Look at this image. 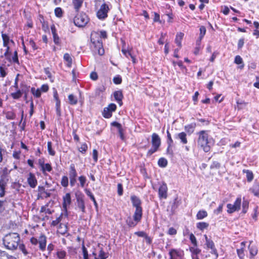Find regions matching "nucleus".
I'll list each match as a JSON object with an SVG mask.
<instances>
[{"label": "nucleus", "mask_w": 259, "mask_h": 259, "mask_svg": "<svg viewBox=\"0 0 259 259\" xmlns=\"http://www.w3.org/2000/svg\"><path fill=\"white\" fill-rule=\"evenodd\" d=\"M47 149L49 154L51 156H54L56 152L52 148V143L51 141H49L47 143Z\"/></svg>", "instance_id": "obj_32"}, {"label": "nucleus", "mask_w": 259, "mask_h": 259, "mask_svg": "<svg viewBox=\"0 0 259 259\" xmlns=\"http://www.w3.org/2000/svg\"><path fill=\"white\" fill-rule=\"evenodd\" d=\"M85 193L87 194V195L90 197V198H91V199L94 202V204L95 205V206L96 207V208H98V204H97V202L95 198V197L94 196V195L92 193V192L90 191V190L89 189H86L85 190Z\"/></svg>", "instance_id": "obj_26"}, {"label": "nucleus", "mask_w": 259, "mask_h": 259, "mask_svg": "<svg viewBox=\"0 0 259 259\" xmlns=\"http://www.w3.org/2000/svg\"><path fill=\"white\" fill-rule=\"evenodd\" d=\"M22 95V93L20 90H18L16 93L11 94L12 97L15 99H17L20 98Z\"/></svg>", "instance_id": "obj_44"}, {"label": "nucleus", "mask_w": 259, "mask_h": 259, "mask_svg": "<svg viewBox=\"0 0 259 259\" xmlns=\"http://www.w3.org/2000/svg\"><path fill=\"white\" fill-rule=\"evenodd\" d=\"M53 40L56 45H59L60 44V38L57 34H55L53 35Z\"/></svg>", "instance_id": "obj_58"}, {"label": "nucleus", "mask_w": 259, "mask_h": 259, "mask_svg": "<svg viewBox=\"0 0 259 259\" xmlns=\"http://www.w3.org/2000/svg\"><path fill=\"white\" fill-rule=\"evenodd\" d=\"M158 149V148L153 147L152 146V148L149 150V151H148L147 155L149 156L151 155L152 154H153L154 152L157 151Z\"/></svg>", "instance_id": "obj_63"}, {"label": "nucleus", "mask_w": 259, "mask_h": 259, "mask_svg": "<svg viewBox=\"0 0 259 259\" xmlns=\"http://www.w3.org/2000/svg\"><path fill=\"white\" fill-rule=\"evenodd\" d=\"M196 126V125L195 123H192L185 126V130L186 133L189 135H191L194 132Z\"/></svg>", "instance_id": "obj_20"}, {"label": "nucleus", "mask_w": 259, "mask_h": 259, "mask_svg": "<svg viewBox=\"0 0 259 259\" xmlns=\"http://www.w3.org/2000/svg\"><path fill=\"white\" fill-rule=\"evenodd\" d=\"M241 203V198H237L233 204L229 203L227 205V212L229 213H232L235 211L239 210L240 209Z\"/></svg>", "instance_id": "obj_8"}, {"label": "nucleus", "mask_w": 259, "mask_h": 259, "mask_svg": "<svg viewBox=\"0 0 259 259\" xmlns=\"http://www.w3.org/2000/svg\"><path fill=\"white\" fill-rule=\"evenodd\" d=\"M66 255V252L64 250H59L57 252V257L59 259H64Z\"/></svg>", "instance_id": "obj_43"}, {"label": "nucleus", "mask_w": 259, "mask_h": 259, "mask_svg": "<svg viewBox=\"0 0 259 259\" xmlns=\"http://www.w3.org/2000/svg\"><path fill=\"white\" fill-rule=\"evenodd\" d=\"M158 196L160 199H166L167 197V187L165 183L160 186L158 189Z\"/></svg>", "instance_id": "obj_10"}, {"label": "nucleus", "mask_w": 259, "mask_h": 259, "mask_svg": "<svg viewBox=\"0 0 259 259\" xmlns=\"http://www.w3.org/2000/svg\"><path fill=\"white\" fill-rule=\"evenodd\" d=\"M68 100L70 104L72 105H76L77 103V99L73 94H70L68 96Z\"/></svg>", "instance_id": "obj_29"}, {"label": "nucleus", "mask_w": 259, "mask_h": 259, "mask_svg": "<svg viewBox=\"0 0 259 259\" xmlns=\"http://www.w3.org/2000/svg\"><path fill=\"white\" fill-rule=\"evenodd\" d=\"M246 173V176L248 182H250L253 179V175L251 171L249 170H246L243 171Z\"/></svg>", "instance_id": "obj_34"}, {"label": "nucleus", "mask_w": 259, "mask_h": 259, "mask_svg": "<svg viewBox=\"0 0 259 259\" xmlns=\"http://www.w3.org/2000/svg\"><path fill=\"white\" fill-rule=\"evenodd\" d=\"M106 37L107 33L105 31H101L100 32H94L91 33V42L95 49V51H97L98 54L100 56L104 54L102 38Z\"/></svg>", "instance_id": "obj_1"}, {"label": "nucleus", "mask_w": 259, "mask_h": 259, "mask_svg": "<svg viewBox=\"0 0 259 259\" xmlns=\"http://www.w3.org/2000/svg\"><path fill=\"white\" fill-rule=\"evenodd\" d=\"M55 15L57 17H61L62 15V10L61 8H56L55 10Z\"/></svg>", "instance_id": "obj_54"}, {"label": "nucleus", "mask_w": 259, "mask_h": 259, "mask_svg": "<svg viewBox=\"0 0 259 259\" xmlns=\"http://www.w3.org/2000/svg\"><path fill=\"white\" fill-rule=\"evenodd\" d=\"M89 21V19L88 16L83 13L78 14L74 18L75 25L79 27L85 26Z\"/></svg>", "instance_id": "obj_5"}, {"label": "nucleus", "mask_w": 259, "mask_h": 259, "mask_svg": "<svg viewBox=\"0 0 259 259\" xmlns=\"http://www.w3.org/2000/svg\"><path fill=\"white\" fill-rule=\"evenodd\" d=\"M63 207L66 211L67 209V206H69L71 202V199L70 194L69 193H66L63 197Z\"/></svg>", "instance_id": "obj_16"}, {"label": "nucleus", "mask_w": 259, "mask_h": 259, "mask_svg": "<svg viewBox=\"0 0 259 259\" xmlns=\"http://www.w3.org/2000/svg\"><path fill=\"white\" fill-rule=\"evenodd\" d=\"M117 192L119 196H121L123 194L122 186L121 184H118L117 185Z\"/></svg>", "instance_id": "obj_59"}, {"label": "nucleus", "mask_w": 259, "mask_h": 259, "mask_svg": "<svg viewBox=\"0 0 259 259\" xmlns=\"http://www.w3.org/2000/svg\"><path fill=\"white\" fill-rule=\"evenodd\" d=\"M31 93L36 98H39L41 95V91L40 89H35L34 88H32L31 89Z\"/></svg>", "instance_id": "obj_40"}, {"label": "nucleus", "mask_w": 259, "mask_h": 259, "mask_svg": "<svg viewBox=\"0 0 259 259\" xmlns=\"http://www.w3.org/2000/svg\"><path fill=\"white\" fill-rule=\"evenodd\" d=\"M248 250L249 251V259H255L256 255L258 253V249L256 246H248Z\"/></svg>", "instance_id": "obj_17"}, {"label": "nucleus", "mask_w": 259, "mask_h": 259, "mask_svg": "<svg viewBox=\"0 0 259 259\" xmlns=\"http://www.w3.org/2000/svg\"><path fill=\"white\" fill-rule=\"evenodd\" d=\"M190 240L194 246H197V244L196 237L192 233L190 234Z\"/></svg>", "instance_id": "obj_50"}, {"label": "nucleus", "mask_w": 259, "mask_h": 259, "mask_svg": "<svg viewBox=\"0 0 259 259\" xmlns=\"http://www.w3.org/2000/svg\"><path fill=\"white\" fill-rule=\"evenodd\" d=\"M78 180L80 182L81 187L83 188L87 181V179L85 176H81L78 177Z\"/></svg>", "instance_id": "obj_42"}, {"label": "nucleus", "mask_w": 259, "mask_h": 259, "mask_svg": "<svg viewBox=\"0 0 259 259\" xmlns=\"http://www.w3.org/2000/svg\"><path fill=\"white\" fill-rule=\"evenodd\" d=\"M237 253L240 259H244V253L243 248L237 249Z\"/></svg>", "instance_id": "obj_45"}, {"label": "nucleus", "mask_w": 259, "mask_h": 259, "mask_svg": "<svg viewBox=\"0 0 259 259\" xmlns=\"http://www.w3.org/2000/svg\"><path fill=\"white\" fill-rule=\"evenodd\" d=\"M170 259H183L184 253L180 249H171L169 251Z\"/></svg>", "instance_id": "obj_9"}, {"label": "nucleus", "mask_w": 259, "mask_h": 259, "mask_svg": "<svg viewBox=\"0 0 259 259\" xmlns=\"http://www.w3.org/2000/svg\"><path fill=\"white\" fill-rule=\"evenodd\" d=\"M206 245L207 246V248L211 249L210 252L213 254L214 255L215 259H217L219 256V254L217 250L215 247L214 242L212 241H208V243H207Z\"/></svg>", "instance_id": "obj_13"}, {"label": "nucleus", "mask_w": 259, "mask_h": 259, "mask_svg": "<svg viewBox=\"0 0 259 259\" xmlns=\"http://www.w3.org/2000/svg\"><path fill=\"white\" fill-rule=\"evenodd\" d=\"M158 164L159 166L164 167L167 165V161L166 159L160 158L158 161Z\"/></svg>", "instance_id": "obj_39"}, {"label": "nucleus", "mask_w": 259, "mask_h": 259, "mask_svg": "<svg viewBox=\"0 0 259 259\" xmlns=\"http://www.w3.org/2000/svg\"><path fill=\"white\" fill-rule=\"evenodd\" d=\"M60 104H61L60 101H58L56 103V113L58 116H60L61 114Z\"/></svg>", "instance_id": "obj_46"}, {"label": "nucleus", "mask_w": 259, "mask_h": 259, "mask_svg": "<svg viewBox=\"0 0 259 259\" xmlns=\"http://www.w3.org/2000/svg\"><path fill=\"white\" fill-rule=\"evenodd\" d=\"M207 216V213L205 210H199L197 213L196 217L198 220H202Z\"/></svg>", "instance_id": "obj_30"}, {"label": "nucleus", "mask_w": 259, "mask_h": 259, "mask_svg": "<svg viewBox=\"0 0 259 259\" xmlns=\"http://www.w3.org/2000/svg\"><path fill=\"white\" fill-rule=\"evenodd\" d=\"M200 35H199V40H197L196 42L198 44L200 43V41L202 38L204 37V36L205 34L206 33V28L204 26H201L200 27Z\"/></svg>", "instance_id": "obj_28"}, {"label": "nucleus", "mask_w": 259, "mask_h": 259, "mask_svg": "<svg viewBox=\"0 0 259 259\" xmlns=\"http://www.w3.org/2000/svg\"><path fill=\"white\" fill-rule=\"evenodd\" d=\"M19 248L20 250L22 251V252L24 254V255H27L28 254V252L25 248V247L24 244H19Z\"/></svg>", "instance_id": "obj_55"}, {"label": "nucleus", "mask_w": 259, "mask_h": 259, "mask_svg": "<svg viewBox=\"0 0 259 259\" xmlns=\"http://www.w3.org/2000/svg\"><path fill=\"white\" fill-rule=\"evenodd\" d=\"M221 164L218 161H213L210 166L211 169L216 168L218 169L220 167Z\"/></svg>", "instance_id": "obj_52"}, {"label": "nucleus", "mask_w": 259, "mask_h": 259, "mask_svg": "<svg viewBox=\"0 0 259 259\" xmlns=\"http://www.w3.org/2000/svg\"><path fill=\"white\" fill-rule=\"evenodd\" d=\"M108 256V253H106L101 248L98 256H95V259H106Z\"/></svg>", "instance_id": "obj_27"}, {"label": "nucleus", "mask_w": 259, "mask_h": 259, "mask_svg": "<svg viewBox=\"0 0 259 259\" xmlns=\"http://www.w3.org/2000/svg\"><path fill=\"white\" fill-rule=\"evenodd\" d=\"M109 8L107 4H102L97 13V17L100 20H104L108 16Z\"/></svg>", "instance_id": "obj_7"}, {"label": "nucleus", "mask_w": 259, "mask_h": 259, "mask_svg": "<svg viewBox=\"0 0 259 259\" xmlns=\"http://www.w3.org/2000/svg\"><path fill=\"white\" fill-rule=\"evenodd\" d=\"M82 250L83 258L84 259H89L87 249L85 248V247L84 245H82Z\"/></svg>", "instance_id": "obj_48"}, {"label": "nucleus", "mask_w": 259, "mask_h": 259, "mask_svg": "<svg viewBox=\"0 0 259 259\" xmlns=\"http://www.w3.org/2000/svg\"><path fill=\"white\" fill-rule=\"evenodd\" d=\"M131 200L133 206L136 208L135 211V217L137 220H138L141 215H142V208L141 207L142 202L139 197L135 195L131 196Z\"/></svg>", "instance_id": "obj_4"}, {"label": "nucleus", "mask_w": 259, "mask_h": 259, "mask_svg": "<svg viewBox=\"0 0 259 259\" xmlns=\"http://www.w3.org/2000/svg\"><path fill=\"white\" fill-rule=\"evenodd\" d=\"M121 51L124 55L127 58H128L129 57H131L133 55L131 51L128 50L122 49Z\"/></svg>", "instance_id": "obj_56"}, {"label": "nucleus", "mask_w": 259, "mask_h": 259, "mask_svg": "<svg viewBox=\"0 0 259 259\" xmlns=\"http://www.w3.org/2000/svg\"><path fill=\"white\" fill-rule=\"evenodd\" d=\"M249 191L252 193L254 196H259V183H255L252 187L249 189Z\"/></svg>", "instance_id": "obj_21"}, {"label": "nucleus", "mask_w": 259, "mask_h": 259, "mask_svg": "<svg viewBox=\"0 0 259 259\" xmlns=\"http://www.w3.org/2000/svg\"><path fill=\"white\" fill-rule=\"evenodd\" d=\"M190 250L192 253V254H194V255L195 254L198 255L200 252V250L198 248H197V246H194V247H190Z\"/></svg>", "instance_id": "obj_47"}, {"label": "nucleus", "mask_w": 259, "mask_h": 259, "mask_svg": "<svg viewBox=\"0 0 259 259\" xmlns=\"http://www.w3.org/2000/svg\"><path fill=\"white\" fill-rule=\"evenodd\" d=\"M175 138L176 139L179 140L180 141L181 143L183 145L187 144L188 143L187 135L186 133L185 132H181L176 134L175 136Z\"/></svg>", "instance_id": "obj_14"}, {"label": "nucleus", "mask_w": 259, "mask_h": 259, "mask_svg": "<svg viewBox=\"0 0 259 259\" xmlns=\"http://www.w3.org/2000/svg\"><path fill=\"white\" fill-rule=\"evenodd\" d=\"M113 82L116 84H119L121 83L122 79L119 75H117L113 79Z\"/></svg>", "instance_id": "obj_51"}, {"label": "nucleus", "mask_w": 259, "mask_h": 259, "mask_svg": "<svg viewBox=\"0 0 259 259\" xmlns=\"http://www.w3.org/2000/svg\"><path fill=\"white\" fill-rule=\"evenodd\" d=\"M68 232V227L67 224H60L58 230V232L62 235L65 234Z\"/></svg>", "instance_id": "obj_24"}, {"label": "nucleus", "mask_w": 259, "mask_h": 259, "mask_svg": "<svg viewBox=\"0 0 259 259\" xmlns=\"http://www.w3.org/2000/svg\"><path fill=\"white\" fill-rule=\"evenodd\" d=\"M142 215H141L139 219L137 220L135 217V213L133 215V219L131 217H128L126 221V223L129 227H135L137 224L140 222L142 219Z\"/></svg>", "instance_id": "obj_11"}, {"label": "nucleus", "mask_w": 259, "mask_h": 259, "mask_svg": "<svg viewBox=\"0 0 259 259\" xmlns=\"http://www.w3.org/2000/svg\"><path fill=\"white\" fill-rule=\"evenodd\" d=\"M161 141L159 136L156 134L153 133L152 135V144L153 147L158 148L160 145Z\"/></svg>", "instance_id": "obj_15"}, {"label": "nucleus", "mask_w": 259, "mask_h": 259, "mask_svg": "<svg viewBox=\"0 0 259 259\" xmlns=\"http://www.w3.org/2000/svg\"><path fill=\"white\" fill-rule=\"evenodd\" d=\"M234 62L236 64H242V65L240 66V68L242 69V68H243L244 67V64H243V60H242V58L240 56L237 55V56H236L235 57Z\"/></svg>", "instance_id": "obj_38"}, {"label": "nucleus", "mask_w": 259, "mask_h": 259, "mask_svg": "<svg viewBox=\"0 0 259 259\" xmlns=\"http://www.w3.org/2000/svg\"><path fill=\"white\" fill-rule=\"evenodd\" d=\"M30 242L34 245L38 243L39 249L42 251L45 250L46 247V237L45 235H40L38 239L33 237L30 239Z\"/></svg>", "instance_id": "obj_6"}, {"label": "nucleus", "mask_w": 259, "mask_h": 259, "mask_svg": "<svg viewBox=\"0 0 259 259\" xmlns=\"http://www.w3.org/2000/svg\"><path fill=\"white\" fill-rule=\"evenodd\" d=\"M63 58L64 59L68 62V66H70L71 64H72V59L70 56V55L68 53H65L64 55V57H63Z\"/></svg>", "instance_id": "obj_41"}, {"label": "nucleus", "mask_w": 259, "mask_h": 259, "mask_svg": "<svg viewBox=\"0 0 259 259\" xmlns=\"http://www.w3.org/2000/svg\"><path fill=\"white\" fill-rule=\"evenodd\" d=\"M41 171L44 175H46V172H50L52 170V167L50 164L46 163L42 167H41Z\"/></svg>", "instance_id": "obj_31"}, {"label": "nucleus", "mask_w": 259, "mask_h": 259, "mask_svg": "<svg viewBox=\"0 0 259 259\" xmlns=\"http://www.w3.org/2000/svg\"><path fill=\"white\" fill-rule=\"evenodd\" d=\"M3 40V46L4 47H8L9 46V43L10 41V38L9 36L6 34L2 33V34Z\"/></svg>", "instance_id": "obj_33"}, {"label": "nucleus", "mask_w": 259, "mask_h": 259, "mask_svg": "<svg viewBox=\"0 0 259 259\" xmlns=\"http://www.w3.org/2000/svg\"><path fill=\"white\" fill-rule=\"evenodd\" d=\"M77 173L74 164H71L69 166V178H76Z\"/></svg>", "instance_id": "obj_19"}, {"label": "nucleus", "mask_w": 259, "mask_h": 259, "mask_svg": "<svg viewBox=\"0 0 259 259\" xmlns=\"http://www.w3.org/2000/svg\"><path fill=\"white\" fill-rule=\"evenodd\" d=\"M168 234L170 235H176L177 234V230L173 227H171L168 229Z\"/></svg>", "instance_id": "obj_62"}, {"label": "nucleus", "mask_w": 259, "mask_h": 259, "mask_svg": "<svg viewBox=\"0 0 259 259\" xmlns=\"http://www.w3.org/2000/svg\"><path fill=\"white\" fill-rule=\"evenodd\" d=\"M248 207V202L247 201L244 200L242 203V212L244 213H245Z\"/></svg>", "instance_id": "obj_49"}, {"label": "nucleus", "mask_w": 259, "mask_h": 259, "mask_svg": "<svg viewBox=\"0 0 259 259\" xmlns=\"http://www.w3.org/2000/svg\"><path fill=\"white\" fill-rule=\"evenodd\" d=\"M88 149V146L86 144H82L80 147L79 148V151L81 153L85 152Z\"/></svg>", "instance_id": "obj_57"}, {"label": "nucleus", "mask_w": 259, "mask_h": 259, "mask_svg": "<svg viewBox=\"0 0 259 259\" xmlns=\"http://www.w3.org/2000/svg\"><path fill=\"white\" fill-rule=\"evenodd\" d=\"M107 108L109 109L111 112H113L116 110V105L114 103H110Z\"/></svg>", "instance_id": "obj_53"}, {"label": "nucleus", "mask_w": 259, "mask_h": 259, "mask_svg": "<svg viewBox=\"0 0 259 259\" xmlns=\"http://www.w3.org/2000/svg\"><path fill=\"white\" fill-rule=\"evenodd\" d=\"M198 136L197 145L201 148L205 152H208L210 150L208 134L206 131H201L197 133Z\"/></svg>", "instance_id": "obj_3"}, {"label": "nucleus", "mask_w": 259, "mask_h": 259, "mask_svg": "<svg viewBox=\"0 0 259 259\" xmlns=\"http://www.w3.org/2000/svg\"><path fill=\"white\" fill-rule=\"evenodd\" d=\"M223 204H220L219 205V206L217 208V209H216L214 210V213L217 214H219V213L222 212V210H223Z\"/></svg>", "instance_id": "obj_60"}, {"label": "nucleus", "mask_w": 259, "mask_h": 259, "mask_svg": "<svg viewBox=\"0 0 259 259\" xmlns=\"http://www.w3.org/2000/svg\"><path fill=\"white\" fill-rule=\"evenodd\" d=\"M208 226L209 224L205 222H199L197 224V228L200 230L206 229Z\"/></svg>", "instance_id": "obj_35"}, {"label": "nucleus", "mask_w": 259, "mask_h": 259, "mask_svg": "<svg viewBox=\"0 0 259 259\" xmlns=\"http://www.w3.org/2000/svg\"><path fill=\"white\" fill-rule=\"evenodd\" d=\"M84 0H72V4L76 12H78L82 5Z\"/></svg>", "instance_id": "obj_22"}, {"label": "nucleus", "mask_w": 259, "mask_h": 259, "mask_svg": "<svg viewBox=\"0 0 259 259\" xmlns=\"http://www.w3.org/2000/svg\"><path fill=\"white\" fill-rule=\"evenodd\" d=\"M20 239L19 234L11 233L7 234L3 239V243L5 247L10 250L16 249L19 245Z\"/></svg>", "instance_id": "obj_2"}, {"label": "nucleus", "mask_w": 259, "mask_h": 259, "mask_svg": "<svg viewBox=\"0 0 259 259\" xmlns=\"http://www.w3.org/2000/svg\"><path fill=\"white\" fill-rule=\"evenodd\" d=\"M68 178L66 176H63L61 179V185L65 188L68 186Z\"/></svg>", "instance_id": "obj_37"}, {"label": "nucleus", "mask_w": 259, "mask_h": 259, "mask_svg": "<svg viewBox=\"0 0 259 259\" xmlns=\"http://www.w3.org/2000/svg\"><path fill=\"white\" fill-rule=\"evenodd\" d=\"M76 201H77V207L81 210V211L83 212H85V204H84V201L82 198V197L81 196H78L76 198Z\"/></svg>", "instance_id": "obj_18"}, {"label": "nucleus", "mask_w": 259, "mask_h": 259, "mask_svg": "<svg viewBox=\"0 0 259 259\" xmlns=\"http://www.w3.org/2000/svg\"><path fill=\"white\" fill-rule=\"evenodd\" d=\"M12 59L13 62H14V63H18L19 61H18V54H17V51H15V52L14 53V55L12 57Z\"/></svg>", "instance_id": "obj_61"}, {"label": "nucleus", "mask_w": 259, "mask_h": 259, "mask_svg": "<svg viewBox=\"0 0 259 259\" xmlns=\"http://www.w3.org/2000/svg\"><path fill=\"white\" fill-rule=\"evenodd\" d=\"M93 157L94 161L97 162L98 160V151L96 149H94L93 151Z\"/></svg>", "instance_id": "obj_64"}, {"label": "nucleus", "mask_w": 259, "mask_h": 259, "mask_svg": "<svg viewBox=\"0 0 259 259\" xmlns=\"http://www.w3.org/2000/svg\"><path fill=\"white\" fill-rule=\"evenodd\" d=\"M27 182L29 186L32 188H34L36 186L37 181L33 174L31 172L29 174L27 178Z\"/></svg>", "instance_id": "obj_12"}, {"label": "nucleus", "mask_w": 259, "mask_h": 259, "mask_svg": "<svg viewBox=\"0 0 259 259\" xmlns=\"http://www.w3.org/2000/svg\"><path fill=\"white\" fill-rule=\"evenodd\" d=\"M114 97L115 99L118 102L120 105L122 104V100L123 98V95L122 92L120 91H115L114 93Z\"/></svg>", "instance_id": "obj_23"}, {"label": "nucleus", "mask_w": 259, "mask_h": 259, "mask_svg": "<svg viewBox=\"0 0 259 259\" xmlns=\"http://www.w3.org/2000/svg\"><path fill=\"white\" fill-rule=\"evenodd\" d=\"M183 36H184V34L181 32L178 33L176 35V37L175 39V42L177 44V45L180 48H181V47H182L181 41L183 39Z\"/></svg>", "instance_id": "obj_25"}, {"label": "nucleus", "mask_w": 259, "mask_h": 259, "mask_svg": "<svg viewBox=\"0 0 259 259\" xmlns=\"http://www.w3.org/2000/svg\"><path fill=\"white\" fill-rule=\"evenodd\" d=\"M112 112L109 109L105 107L103 112V116L106 118H109L112 116Z\"/></svg>", "instance_id": "obj_36"}]
</instances>
